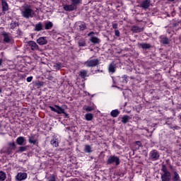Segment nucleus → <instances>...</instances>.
<instances>
[{"mask_svg": "<svg viewBox=\"0 0 181 181\" xmlns=\"http://www.w3.org/2000/svg\"><path fill=\"white\" fill-rule=\"evenodd\" d=\"M21 16L25 19H30V18H33L35 16V11L32 9V7L28 4L23 6L21 9Z\"/></svg>", "mask_w": 181, "mask_h": 181, "instance_id": "obj_1", "label": "nucleus"}, {"mask_svg": "<svg viewBox=\"0 0 181 181\" xmlns=\"http://www.w3.org/2000/svg\"><path fill=\"white\" fill-rule=\"evenodd\" d=\"M71 4H64L63 6V9L66 11V12H71L73 11H76L77 9V6L81 4L83 0H70Z\"/></svg>", "mask_w": 181, "mask_h": 181, "instance_id": "obj_2", "label": "nucleus"}, {"mask_svg": "<svg viewBox=\"0 0 181 181\" xmlns=\"http://www.w3.org/2000/svg\"><path fill=\"white\" fill-rule=\"evenodd\" d=\"M161 170L163 173L161 174V180L162 181H170V177H172V175L170 174V172L168 170V168L166 165H163L161 168Z\"/></svg>", "mask_w": 181, "mask_h": 181, "instance_id": "obj_3", "label": "nucleus"}, {"mask_svg": "<svg viewBox=\"0 0 181 181\" xmlns=\"http://www.w3.org/2000/svg\"><path fill=\"white\" fill-rule=\"evenodd\" d=\"M106 163L107 165H115V166H118L121 163V160L119 157L112 155L107 158Z\"/></svg>", "mask_w": 181, "mask_h": 181, "instance_id": "obj_4", "label": "nucleus"}, {"mask_svg": "<svg viewBox=\"0 0 181 181\" xmlns=\"http://www.w3.org/2000/svg\"><path fill=\"white\" fill-rule=\"evenodd\" d=\"M100 64V60L98 59H88V61L85 62L84 65L86 67H95Z\"/></svg>", "mask_w": 181, "mask_h": 181, "instance_id": "obj_5", "label": "nucleus"}, {"mask_svg": "<svg viewBox=\"0 0 181 181\" xmlns=\"http://www.w3.org/2000/svg\"><path fill=\"white\" fill-rule=\"evenodd\" d=\"M160 156L159 152L156 150H152L149 153V158L153 161L159 160Z\"/></svg>", "mask_w": 181, "mask_h": 181, "instance_id": "obj_6", "label": "nucleus"}, {"mask_svg": "<svg viewBox=\"0 0 181 181\" xmlns=\"http://www.w3.org/2000/svg\"><path fill=\"white\" fill-rule=\"evenodd\" d=\"M55 108L53 106H49V108H50L51 111H53V112H57V114H64V109H63L62 107L55 105Z\"/></svg>", "mask_w": 181, "mask_h": 181, "instance_id": "obj_7", "label": "nucleus"}, {"mask_svg": "<svg viewBox=\"0 0 181 181\" xmlns=\"http://www.w3.org/2000/svg\"><path fill=\"white\" fill-rule=\"evenodd\" d=\"M151 0H144L141 1L139 6V8H142V9L146 11V9H149V7L151 6Z\"/></svg>", "mask_w": 181, "mask_h": 181, "instance_id": "obj_8", "label": "nucleus"}, {"mask_svg": "<svg viewBox=\"0 0 181 181\" xmlns=\"http://www.w3.org/2000/svg\"><path fill=\"white\" fill-rule=\"evenodd\" d=\"M16 181H23L25 180V179H28V173H18L16 177Z\"/></svg>", "mask_w": 181, "mask_h": 181, "instance_id": "obj_9", "label": "nucleus"}, {"mask_svg": "<svg viewBox=\"0 0 181 181\" xmlns=\"http://www.w3.org/2000/svg\"><path fill=\"white\" fill-rule=\"evenodd\" d=\"M2 36L4 37V42H5V43H11V41L12 40V36L11 35V33L3 32Z\"/></svg>", "mask_w": 181, "mask_h": 181, "instance_id": "obj_10", "label": "nucleus"}, {"mask_svg": "<svg viewBox=\"0 0 181 181\" xmlns=\"http://www.w3.org/2000/svg\"><path fill=\"white\" fill-rule=\"evenodd\" d=\"M1 9L2 12L5 13V12H8L9 11V4L6 2L5 0H1Z\"/></svg>", "mask_w": 181, "mask_h": 181, "instance_id": "obj_11", "label": "nucleus"}, {"mask_svg": "<svg viewBox=\"0 0 181 181\" xmlns=\"http://www.w3.org/2000/svg\"><path fill=\"white\" fill-rule=\"evenodd\" d=\"M16 142L17 145H20L22 146V145H26V139L23 136H19L16 139Z\"/></svg>", "mask_w": 181, "mask_h": 181, "instance_id": "obj_12", "label": "nucleus"}, {"mask_svg": "<svg viewBox=\"0 0 181 181\" xmlns=\"http://www.w3.org/2000/svg\"><path fill=\"white\" fill-rule=\"evenodd\" d=\"M37 43H38V45L40 46L47 45V39L46 37H40L37 40Z\"/></svg>", "mask_w": 181, "mask_h": 181, "instance_id": "obj_13", "label": "nucleus"}, {"mask_svg": "<svg viewBox=\"0 0 181 181\" xmlns=\"http://www.w3.org/2000/svg\"><path fill=\"white\" fill-rule=\"evenodd\" d=\"M116 69H117V64L115 62H112L108 66V71L109 73H112V74H114V73H115Z\"/></svg>", "mask_w": 181, "mask_h": 181, "instance_id": "obj_14", "label": "nucleus"}, {"mask_svg": "<svg viewBox=\"0 0 181 181\" xmlns=\"http://www.w3.org/2000/svg\"><path fill=\"white\" fill-rule=\"evenodd\" d=\"M160 42L162 43V45H169V43H170V40L166 36L161 35L160 37Z\"/></svg>", "mask_w": 181, "mask_h": 181, "instance_id": "obj_15", "label": "nucleus"}, {"mask_svg": "<svg viewBox=\"0 0 181 181\" xmlns=\"http://www.w3.org/2000/svg\"><path fill=\"white\" fill-rule=\"evenodd\" d=\"M28 45L31 47V50H39V45L35 41H29Z\"/></svg>", "mask_w": 181, "mask_h": 181, "instance_id": "obj_16", "label": "nucleus"}, {"mask_svg": "<svg viewBox=\"0 0 181 181\" xmlns=\"http://www.w3.org/2000/svg\"><path fill=\"white\" fill-rule=\"evenodd\" d=\"M132 30L134 33H141V32H144V28H141L136 25H133L132 27Z\"/></svg>", "mask_w": 181, "mask_h": 181, "instance_id": "obj_17", "label": "nucleus"}, {"mask_svg": "<svg viewBox=\"0 0 181 181\" xmlns=\"http://www.w3.org/2000/svg\"><path fill=\"white\" fill-rule=\"evenodd\" d=\"M90 42H91V43H93V45H98L100 43H101V40H100L98 37H95V36H91L90 38Z\"/></svg>", "mask_w": 181, "mask_h": 181, "instance_id": "obj_18", "label": "nucleus"}, {"mask_svg": "<svg viewBox=\"0 0 181 181\" xmlns=\"http://www.w3.org/2000/svg\"><path fill=\"white\" fill-rule=\"evenodd\" d=\"M34 30L35 32H40L41 30H43V24L42 22L35 24Z\"/></svg>", "mask_w": 181, "mask_h": 181, "instance_id": "obj_19", "label": "nucleus"}, {"mask_svg": "<svg viewBox=\"0 0 181 181\" xmlns=\"http://www.w3.org/2000/svg\"><path fill=\"white\" fill-rule=\"evenodd\" d=\"M110 115L113 118H117V117H118V115H119V110H118V109L112 110V112H110Z\"/></svg>", "mask_w": 181, "mask_h": 181, "instance_id": "obj_20", "label": "nucleus"}, {"mask_svg": "<svg viewBox=\"0 0 181 181\" xmlns=\"http://www.w3.org/2000/svg\"><path fill=\"white\" fill-rule=\"evenodd\" d=\"M19 26V23L17 21H12L10 24V29H16Z\"/></svg>", "mask_w": 181, "mask_h": 181, "instance_id": "obj_21", "label": "nucleus"}, {"mask_svg": "<svg viewBox=\"0 0 181 181\" xmlns=\"http://www.w3.org/2000/svg\"><path fill=\"white\" fill-rule=\"evenodd\" d=\"M129 119H131V117H129L128 115H124L122 117V124H127V123L129 122Z\"/></svg>", "mask_w": 181, "mask_h": 181, "instance_id": "obj_22", "label": "nucleus"}, {"mask_svg": "<svg viewBox=\"0 0 181 181\" xmlns=\"http://www.w3.org/2000/svg\"><path fill=\"white\" fill-rule=\"evenodd\" d=\"M140 47H141V49H151V47H152V45H151V44H148V43H140L139 44Z\"/></svg>", "mask_w": 181, "mask_h": 181, "instance_id": "obj_23", "label": "nucleus"}, {"mask_svg": "<svg viewBox=\"0 0 181 181\" xmlns=\"http://www.w3.org/2000/svg\"><path fill=\"white\" fill-rule=\"evenodd\" d=\"M50 144L52 145V146L57 148V146H59V140H57V139H52L50 141Z\"/></svg>", "mask_w": 181, "mask_h": 181, "instance_id": "obj_24", "label": "nucleus"}, {"mask_svg": "<svg viewBox=\"0 0 181 181\" xmlns=\"http://www.w3.org/2000/svg\"><path fill=\"white\" fill-rule=\"evenodd\" d=\"M13 149L11 148V147H7L4 149V153H6V155H12L13 153Z\"/></svg>", "mask_w": 181, "mask_h": 181, "instance_id": "obj_25", "label": "nucleus"}, {"mask_svg": "<svg viewBox=\"0 0 181 181\" xmlns=\"http://www.w3.org/2000/svg\"><path fill=\"white\" fill-rule=\"evenodd\" d=\"M93 118H94V116L91 113H87L85 115V119L86 121H93Z\"/></svg>", "mask_w": 181, "mask_h": 181, "instance_id": "obj_26", "label": "nucleus"}, {"mask_svg": "<svg viewBox=\"0 0 181 181\" xmlns=\"http://www.w3.org/2000/svg\"><path fill=\"white\" fill-rule=\"evenodd\" d=\"M53 28V23L51 21H48L47 23H45V30H49Z\"/></svg>", "mask_w": 181, "mask_h": 181, "instance_id": "obj_27", "label": "nucleus"}, {"mask_svg": "<svg viewBox=\"0 0 181 181\" xmlns=\"http://www.w3.org/2000/svg\"><path fill=\"white\" fill-rule=\"evenodd\" d=\"M83 110L86 111V112H91V111H94V107H93L91 106L85 105L83 107Z\"/></svg>", "mask_w": 181, "mask_h": 181, "instance_id": "obj_28", "label": "nucleus"}, {"mask_svg": "<svg viewBox=\"0 0 181 181\" xmlns=\"http://www.w3.org/2000/svg\"><path fill=\"white\" fill-rule=\"evenodd\" d=\"M84 152H86V153H91V152H93V150H91V146L86 145Z\"/></svg>", "mask_w": 181, "mask_h": 181, "instance_id": "obj_29", "label": "nucleus"}, {"mask_svg": "<svg viewBox=\"0 0 181 181\" xmlns=\"http://www.w3.org/2000/svg\"><path fill=\"white\" fill-rule=\"evenodd\" d=\"M8 148H11L13 151L16 149V144H15V141L8 142Z\"/></svg>", "mask_w": 181, "mask_h": 181, "instance_id": "obj_30", "label": "nucleus"}, {"mask_svg": "<svg viewBox=\"0 0 181 181\" xmlns=\"http://www.w3.org/2000/svg\"><path fill=\"white\" fill-rule=\"evenodd\" d=\"M87 73L88 72L86 70L80 71L79 76L81 78H84L85 77H87Z\"/></svg>", "mask_w": 181, "mask_h": 181, "instance_id": "obj_31", "label": "nucleus"}, {"mask_svg": "<svg viewBox=\"0 0 181 181\" xmlns=\"http://www.w3.org/2000/svg\"><path fill=\"white\" fill-rule=\"evenodd\" d=\"M6 179V173L4 171H0V181H4Z\"/></svg>", "mask_w": 181, "mask_h": 181, "instance_id": "obj_32", "label": "nucleus"}, {"mask_svg": "<svg viewBox=\"0 0 181 181\" xmlns=\"http://www.w3.org/2000/svg\"><path fill=\"white\" fill-rule=\"evenodd\" d=\"M28 142H29V144H33V145H35L36 140L35 139V136H28Z\"/></svg>", "mask_w": 181, "mask_h": 181, "instance_id": "obj_33", "label": "nucleus"}, {"mask_svg": "<svg viewBox=\"0 0 181 181\" xmlns=\"http://www.w3.org/2000/svg\"><path fill=\"white\" fill-rule=\"evenodd\" d=\"M25 151H28V146H20L18 148V151H17L18 153L21 152H25Z\"/></svg>", "mask_w": 181, "mask_h": 181, "instance_id": "obj_34", "label": "nucleus"}, {"mask_svg": "<svg viewBox=\"0 0 181 181\" xmlns=\"http://www.w3.org/2000/svg\"><path fill=\"white\" fill-rule=\"evenodd\" d=\"M78 45L80 47H86V40L84 39H82L78 42Z\"/></svg>", "mask_w": 181, "mask_h": 181, "instance_id": "obj_35", "label": "nucleus"}, {"mask_svg": "<svg viewBox=\"0 0 181 181\" xmlns=\"http://www.w3.org/2000/svg\"><path fill=\"white\" fill-rule=\"evenodd\" d=\"M87 29V25H86V23H81L79 25V30H86Z\"/></svg>", "mask_w": 181, "mask_h": 181, "instance_id": "obj_36", "label": "nucleus"}, {"mask_svg": "<svg viewBox=\"0 0 181 181\" xmlns=\"http://www.w3.org/2000/svg\"><path fill=\"white\" fill-rule=\"evenodd\" d=\"M53 67L54 70H60L62 69V63H57Z\"/></svg>", "mask_w": 181, "mask_h": 181, "instance_id": "obj_37", "label": "nucleus"}, {"mask_svg": "<svg viewBox=\"0 0 181 181\" xmlns=\"http://www.w3.org/2000/svg\"><path fill=\"white\" fill-rule=\"evenodd\" d=\"M123 81L122 83H125L127 84V83H128V76L127 75H124L122 76Z\"/></svg>", "mask_w": 181, "mask_h": 181, "instance_id": "obj_38", "label": "nucleus"}, {"mask_svg": "<svg viewBox=\"0 0 181 181\" xmlns=\"http://www.w3.org/2000/svg\"><path fill=\"white\" fill-rule=\"evenodd\" d=\"M48 181H56V177L54 176V175L50 176Z\"/></svg>", "mask_w": 181, "mask_h": 181, "instance_id": "obj_39", "label": "nucleus"}, {"mask_svg": "<svg viewBox=\"0 0 181 181\" xmlns=\"http://www.w3.org/2000/svg\"><path fill=\"white\" fill-rule=\"evenodd\" d=\"M115 36H117V37H119V30H115Z\"/></svg>", "mask_w": 181, "mask_h": 181, "instance_id": "obj_40", "label": "nucleus"}, {"mask_svg": "<svg viewBox=\"0 0 181 181\" xmlns=\"http://www.w3.org/2000/svg\"><path fill=\"white\" fill-rule=\"evenodd\" d=\"M32 80H33V76H29L27 78L26 81H28V83H30V81H32Z\"/></svg>", "mask_w": 181, "mask_h": 181, "instance_id": "obj_41", "label": "nucleus"}, {"mask_svg": "<svg viewBox=\"0 0 181 181\" xmlns=\"http://www.w3.org/2000/svg\"><path fill=\"white\" fill-rule=\"evenodd\" d=\"M112 28L115 30L118 29V23H113Z\"/></svg>", "mask_w": 181, "mask_h": 181, "instance_id": "obj_42", "label": "nucleus"}, {"mask_svg": "<svg viewBox=\"0 0 181 181\" xmlns=\"http://www.w3.org/2000/svg\"><path fill=\"white\" fill-rule=\"evenodd\" d=\"M170 129H179V126L170 127Z\"/></svg>", "mask_w": 181, "mask_h": 181, "instance_id": "obj_43", "label": "nucleus"}, {"mask_svg": "<svg viewBox=\"0 0 181 181\" xmlns=\"http://www.w3.org/2000/svg\"><path fill=\"white\" fill-rule=\"evenodd\" d=\"M93 35H95V33H94V31H91L88 34V36L91 37V36H93Z\"/></svg>", "mask_w": 181, "mask_h": 181, "instance_id": "obj_44", "label": "nucleus"}, {"mask_svg": "<svg viewBox=\"0 0 181 181\" xmlns=\"http://www.w3.org/2000/svg\"><path fill=\"white\" fill-rule=\"evenodd\" d=\"M136 144L139 146H139H142V143H141L139 141H136Z\"/></svg>", "mask_w": 181, "mask_h": 181, "instance_id": "obj_45", "label": "nucleus"}, {"mask_svg": "<svg viewBox=\"0 0 181 181\" xmlns=\"http://www.w3.org/2000/svg\"><path fill=\"white\" fill-rule=\"evenodd\" d=\"M37 85L40 86L41 87H43V83L39 82L38 83H37Z\"/></svg>", "mask_w": 181, "mask_h": 181, "instance_id": "obj_46", "label": "nucleus"}, {"mask_svg": "<svg viewBox=\"0 0 181 181\" xmlns=\"http://www.w3.org/2000/svg\"><path fill=\"white\" fill-rule=\"evenodd\" d=\"M2 63H4V59H0V66H2Z\"/></svg>", "mask_w": 181, "mask_h": 181, "instance_id": "obj_47", "label": "nucleus"}, {"mask_svg": "<svg viewBox=\"0 0 181 181\" xmlns=\"http://www.w3.org/2000/svg\"><path fill=\"white\" fill-rule=\"evenodd\" d=\"M64 115H65V117L67 118V117H69V114H67L66 112H64V113H63Z\"/></svg>", "mask_w": 181, "mask_h": 181, "instance_id": "obj_48", "label": "nucleus"}, {"mask_svg": "<svg viewBox=\"0 0 181 181\" xmlns=\"http://www.w3.org/2000/svg\"><path fill=\"white\" fill-rule=\"evenodd\" d=\"M168 2H175V0H168Z\"/></svg>", "mask_w": 181, "mask_h": 181, "instance_id": "obj_49", "label": "nucleus"}, {"mask_svg": "<svg viewBox=\"0 0 181 181\" xmlns=\"http://www.w3.org/2000/svg\"><path fill=\"white\" fill-rule=\"evenodd\" d=\"M53 78V76H50L49 80H52Z\"/></svg>", "mask_w": 181, "mask_h": 181, "instance_id": "obj_50", "label": "nucleus"}, {"mask_svg": "<svg viewBox=\"0 0 181 181\" xmlns=\"http://www.w3.org/2000/svg\"><path fill=\"white\" fill-rule=\"evenodd\" d=\"M170 169H173V165H170Z\"/></svg>", "mask_w": 181, "mask_h": 181, "instance_id": "obj_51", "label": "nucleus"}, {"mask_svg": "<svg viewBox=\"0 0 181 181\" xmlns=\"http://www.w3.org/2000/svg\"><path fill=\"white\" fill-rule=\"evenodd\" d=\"M2 93V88H0V94Z\"/></svg>", "mask_w": 181, "mask_h": 181, "instance_id": "obj_52", "label": "nucleus"}, {"mask_svg": "<svg viewBox=\"0 0 181 181\" xmlns=\"http://www.w3.org/2000/svg\"><path fill=\"white\" fill-rule=\"evenodd\" d=\"M2 127V124L0 123V128H1Z\"/></svg>", "mask_w": 181, "mask_h": 181, "instance_id": "obj_53", "label": "nucleus"}, {"mask_svg": "<svg viewBox=\"0 0 181 181\" xmlns=\"http://www.w3.org/2000/svg\"><path fill=\"white\" fill-rule=\"evenodd\" d=\"M18 32H21V30L18 29Z\"/></svg>", "mask_w": 181, "mask_h": 181, "instance_id": "obj_54", "label": "nucleus"}]
</instances>
